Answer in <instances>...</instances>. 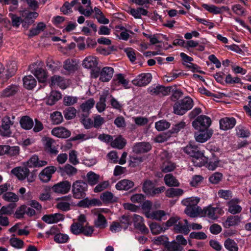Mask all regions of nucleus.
<instances>
[{"label": "nucleus", "mask_w": 251, "mask_h": 251, "mask_svg": "<svg viewBox=\"0 0 251 251\" xmlns=\"http://www.w3.org/2000/svg\"><path fill=\"white\" fill-rule=\"evenodd\" d=\"M183 151L192 157V162L195 166L201 167L207 162L208 158L203 155L197 146L189 144L183 149Z\"/></svg>", "instance_id": "f257e3e1"}, {"label": "nucleus", "mask_w": 251, "mask_h": 251, "mask_svg": "<svg viewBox=\"0 0 251 251\" xmlns=\"http://www.w3.org/2000/svg\"><path fill=\"white\" fill-rule=\"evenodd\" d=\"M194 106L193 100L189 97L177 101L174 105V112L178 115H183Z\"/></svg>", "instance_id": "f03ea898"}, {"label": "nucleus", "mask_w": 251, "mask_h": 251, "mask_svg": "<svg viewBox=\"0 0 251 251\" xmlns=\"http://www.w3.org/2000/svg\"><path fill=\"white\" fill-rule=\"evenodd\" d=\"M88 184L82 180L75 181L72 185V193L74 198L81 199L86 196Z\"/></svg>", "instance_id": "7ed1b4c3"}, {"label": "nucleus", "mask_w": 251, "mask_h": 251, "mask_svg": "<svg viewBox=\"0 0 251 251\" xmlns=\"http://www.w3.org/2000/svg\"><path fill=\"white\" fill-rule=\"evenodd\" d=\"M211 119L205 115L198 116L193 122L192 126L198 130H208V128L211 125Z\"/></svg>", "instance_id": "20e7f679"}, {"label": "nucleus", "mask_w": 251, "mask_h": 251, "mask_svg": "<svg viewBox=\"0 0 251 251\" xmlns=\"http://www.w3.org/2000/svg\"><path fill=\"white\" fill-rule=\"evenodd\" d=\"M38 13L36 12L23 11L22 14V26L27 29L34 23L35 20L38 17Z\"/></svg>", "instance_id": "39448f33"}, {"label": "nucleus", "mask_w": 251, "mask_h": 251, "mask_svg": "<svg viewBox=\"0 0 251 251\" xmlns=\"http://www.w3.org/2000/svg\"><path fill=\"white\" fill-rule=\"evenodd\" d=\"M13 122L8 116L3 118L1 125L0 126V135L3 137H10L12 134L10 127L13 125Z\"/></svg>", "instance_id": "423d86ee"}, {"label": "nucleus", "mask_w": 251, "mask_h": 251, "mask_svg": "<svg viewBox=\"0 0 251 251\" xmlns=\"http://www.w3.org/2000/svg\"><path fill=\"white\" fill-rule=\"evenodd\" d=\"M71 187V183L68 180H65L54 184L51 189L54 193L65 194L70 191Z\"/></svg>", "instance_id": "0eeeda50"}, {"label": "nucleus", "mask_w": 251, "mask_h": 251, "mask_svg": "<svg viewBox=\"0 0 251 251\" xmlns=\"http://www.w3.org/2000/svg\"><path fill=\"white\" fill-rule=\"evenodd\" d=\"M152 78L150 73L142 74L139 75L137 78L132 80V83L137 86L142 87L148 84Z\"/></svg>", "instance_id": "6e6552de"}, {"label": "nucleus", "mask_w": 251, "mask_h": 251, "mask_svg": "<svg viewBox=\"0 0 251 251\" xmlns=\"http://www.w3.org/2000/svg\"><path fill=\"white\" fill-rule=\"evenodd\" d=\"M172 89V86L164 87L158 85L155 87L149 88L148 91L152 95L166 96L169 94Z\"/></svg>", "instance_id": "1a4fd4ad"}, {"label": "nucleus", "mask_w": 251, "mask_h": 251, "mask_svg": "<svg viewBox=\"0 0 251 251\" xmlns=\"http://www.w3.org/2000/svg\"><path fill=\"white\" fill-rule=\"evenodd\" d=\"M221 211V209L218 207H213L210 205L202 209L201 217H207L212 220H216L218 218L216 213H220Z\"/></svg>", "instance_id": "9d476101"}, {"label": "nucleus", "mask_w": 251, "mask_h": 251, "mask_svg": "<svg viewBox=\"0 0 251 251\" xmlns=\"http://www.w3.org/2000/svg\"><path fill=\"white\" fill-rule=\"evenodd\" d=\"M95 100L93 99H90L80 105V109L78 110V115L84 117L89 116L90 109L94 106Z\"/></svg>", "instance_id": "9b49d317"}, {"label": "nucleus", "mask_w": 251, "mask_h": 251, "mask_svg": "<svg viewBox=\"0 0 251 251\" xmlns=\"http://www.w3.org/2000/svg\"><path fill=\"white\" fill-rule=\"evenodd\" d=\"M133 222L135 228L144 233H147L148 232V229L144 224V219L142 216L134 214L133 216Z\"/></svg>", "instance_id": "f8f14e48"}, {"label": "nucleus", "mask_w": 251, "mask_h": 251, "mask_svg": "<svg viewBox=\"0 0 251 251\" xmlns=\"http://www.w3.org/2000/svg\"><path fill=\"white\" fill-rule=\"evenodd\" d=\"M56 171V168L54 166L47 167L40 173L39 177L42 181L47 182L50 179L52 174Z\"/></svg>", "instance_id": "ddd939ff"}, {"label": "nucleus", "mask_w": 251, "mask_h": 251, "mask_svg": "<svg viewBox=\"0 0 251 251\" xmlns=\"http://www.w3.org/2000/svg\"><path fill=\"white\" fill-rule=\"evenodd\" d=\"M11 173L19 180H24L29 175V170L25 167H17L11 170Z\"/></svg>", "instance_id": "4468645a"}, {"label": "nucleus", "mask_w": 251, "mask_h": 251, "mask_svg": "<svg viewBox=\"0 0 251 251\" xmlns=\"http://www.w3.org/2000/svg\"><path fill=\"white\" fill-rule=\"evenodd\" d=\"M151 146L147 142H140L136 144L133 147V151L135 153H142L151 150Z\"/></svg>", "instance_id": "2eb2a0df"}, {"label": "nucleus", "mask_w": 251, "mask_h": 251, "mask_svg": "<svg viewBox=\"0 0 251 251\" xmlns=\"http://www.w3.org/2000/svg\"><path fill=\"white\" fill-rule=\"evenodd\" d=\"M26 164L29 167H42L46 166L48 162L45 160H39L38 156L34 155L29 158Z\"/></svg>", "instance_id": "dca6fc26"}, {"label": "nucleus", "mask_w": 251, "mask_h": 251, "mask_svg": "<svg viewBox=\"0 0 251 251\" xmlns=\"http://www.w3.org/2000/svg\"><path fill=\"white\" fill-rule=\"evenodd\" d=\"M236 124V120L233 118L226 117L220 121V128L223 130H227L232 128Z\"/></svg>", "instance_id": "f3484780"}, {"label": "nucleus", "mask_w": 251, "mask_h": 251, "mask_svg": "<svg viewBox=\"0 0 251 251\" xmlns=\"http://www.w3.org/2000/svg\"><path fill=\"white\" fill-rule=\"evenodd\" d=\"M202 6L208 12L214 14H221L224 11H227L229 10V8L228 7L225 6L220 7L214 5H209L207 4H203Z\"/></svg>", "instance_id": "a211bd4d"}, {"label": "nucleus", "mask_w": 251, "mask_h": 251, "mask_svg": "<svg viewBox=\"0 0 251 251\" xmlns=\"http://www.w3.org/2000/svg\"><path fill=\"white\" fill-rule=\"evenodd\" d=\"M51 133L59 138H66L71 135V132L63 126L55 127L51 130Z\"/></svg>", "instance_id": "6ab92c4d"}, {"label": "nucleus", "mask_w": 251, "mask_h": 251, "mask_svg": "<svg viewBox=\"0 0 251 251\" xmlns=\"http://www.w3.org/2000/svg\"><path fill=\"white\" fill-rule=\"evenodd\" d=\"M58 172L63 176L65 175L73 176L77 173V169L70 164H66L64 167H59Z\"/></svg>", "instance_id": "aec40b11"}, {"label": "nucleus", "mask_w": 251, "mask_h": 251, "mask_svg": "<svg viewBox=\"0 0 251 251\" xmlns=\"http://www.w3.org/2000/svg\"><path fill=\"white\" fill-rule=\"evenodd\" d=\"M114 70L111 67H104L100 73V79L102 82L108 81L112 77Z\"/></svg>", "instance_id": "412c9836"}, {"label": "nucleus", "mask_w": 251, "mask_h": 251, "mask_svg": "<svg viewBox=\"0 0 251 251\" xmlns=\"http://www.w3.org/2000/svg\"><path fill=\"white\" fill-rule=\"evenodd\" d=\"M200 132L195 134V137L197 142L203 143L209 139L212 135V132L210 130H199Z\"/></svg>", "instance_id": "4be33fe9"}, {"label": "nucleus", "mask_w": 251, "mask_h": 251, "mask_svg": "<svg viewBox=\"0 0 251 251\" xmlns=\"http://www.w3.org/2000/svg\"><path fill=\"white\" fill-rule=\"evenodd\" d=\"M42 220L48 224H52L63 220V215L59 213L54 214L45 215L42 218Z\"/></svg>", "instance_id": "5701e85b"}, {"label": "nucleus", "mask_w": 251, "mask_h": 251, "mask_svg": "<svg viewBox=\"0 0 251 251\" xmlns=\"http://www.w3.org/2000/svg\"><path fill=\"white\" fill-rule=\"evenodd\" d=\"M31 72L37 77L40 82H45L46 81L48 77V73L42 68L37 67Z\"/></svg>", "instance_id": "b1692460"}, {"label": "nucleus", "mask_w": 251, "mask_h": 251, "mask_svg": "<svg viewBox=\"0 0 251 251\" xmlns=\"http://www.w3.org/2000/svg\"><path fill=\"white\" fill-rule=\"evenodd\" d=\"M19 91L18 86L11 85L4 89L1 93L2 97H10L15 95Z\"/></svg>", "instance_id": "393cba45"}, {"label": "nucleus", "mask_w": 251, "mask_h": 251, "mask_svg": "<svg viewBox=\"0 0 251 251\" xmlns=\"http://www.w3.org/2000/svg\"><path fill=\"white\" fill-rule=\"evenodd\" d=\"M109 93L108 90L104 91L100 96V101L97 103L96 107L99 112L103 111L106 107V99L109 96Z\"/></svg>", "instance_id": "a878e982"}, {"label": "nucleus", "mask_w": 251, "mask_h": 251, "mask_svg": "<svg viewBox=\"0 0 251 251\" xmlns=\"http://www.w3.org/2000/svg\"><path fill=\"white\" fill-rule=\"evenodd\" d=\"M46 27V25L44 23L40 22L38 23L36 27L31 28L29 30V33L28 34V36L29 37H32L33 36L38 35L41 32L44 31Z\"/></svg>", "instance_id": "bb28decb"}, {"label": "nucleus", "mask_w": 251, "mask_h": 251, "mask_svg": "<svg viewBox=\"0 0 251 251\" xmlns=\"http://www.w3.org/2000/svg\"><path fill=\"white\" fill-rule=\"evenodd\" d=\"M100 199L104 203H111L116 202L117 201L113 194L109 191H105L101 194Z\"/></svg>", "instance_id": "cd10ccee"}, {"label": "nucleus", "mask_w": 251, "mask_h": 251, "mask_svg": "<svg viewBox=\"0 0 251 251\" xmlns=\"http://www.w3.org/2000/svg\"><path fill=\"white\" fill-rule=\"evenodd\" d=\"M23 81L24 87L28 90L32 89L36 85V80L31 75L25 76Z\"/></svg>", "instance_id": "c85d7f7f"}, {"label": "nucleus", "mask_w": 251, "mask_h": 251, "mask_svg": "<svg viewBox=\"0 0 251 251\" xmlns=\"http://www.w3.org/2000/svg\"><path fill=\"white\" fill-rule=\"evenodd\" d=\"M94 226L100 229H104L107 226V222L105 217L101 213H98L97 218L94 221Z\"/></svg>", "instance_id": "c756f323"}, {"label": "nucleus", "mask_w": 251, "mask_h": 251, "mask_svg": "<svg viewBox=\"0 0 251 251\" xmlns=\"http://www.w3.org/2000/svg\"><path fill=\"white\" fill-rule=\"evenodd\" d=\"M134 183L131 180L123 179L119 181L116 185V188L119 190H128L132 188Z\"/></svg>", "instance_id": "7c9ffc66"}, {"label": "nucleus", "mask_w": 251, "mask_h": 251, "mask_svg": "<svg viewBox=\"0 0 251 251\" xmlns=\"http://www.w3.org/2000/svg\"><path fill=\"white\" fill-rule=\"evenodd\" d=\"M185 213L191 217H197L198 216H201L202 209L198 206L186 207Z\"/></svg>", "instance_id": "2f4dec72"}, {"label": "nucleus", "mask_w": 251, "mask_h": 251, "mask_svg": "<svg viewBox=\"0 0 251 251\" xmlns=\"http://www.w3.org/2000/svg\"><path fill=\"white\" fill-rule=\"evenodd\" d=\"M62 97L61 94L56 91H52L47 99L46 103L49 105H52Z\"/></svg>", "instance_id": "473e14b6"}, {"label": "nucleus", "mask_w": 251, "mask_h": 251, "mask_svg": "<svg viewBox=\"0 0 251 251\" xmlns=\"http://www.w3.org/2000/svg\"><path fill=\"white\" fill-rule=\"evenodd\" d=\"M20 124L23 128L29 130L33 127L34 123L32 119L29 116H24L21 118Z\"/></svg>", "instance_id": "72a5a7b5"}, {"label": "nucleus", "mask_w": 251, "mask_h": 251, "mask_svg": "<svg viewBox=\"0 0 251 251\" xmlns=\"http://www.w3.org/2000/svg\"><path fill=\"white\" fill-rule=\"evenodd\" d=\"M165 183L169 187H177L179 186V182L176 178L171 174H167L164 178Z\"/></svg>", "instance_id": "f704fd0d"}, {"label": "nucleus", "mask_w": 251, "mask_h": 251, "mask_svg": "<svg viewBox=\"0 0 251 251\" xmlns=\"http://www.w3.org/2000/svg\"><path fill=\"white\" fill-rule=\"evenodd\" d=\"M47 66L52 72L59 71L61 67V63L57 60H54L51 58H48L46 61Z\"/></svg>", "instance_id": "c9c22d12"}, {"label": "nucleus", "mask_w": 251, "mask_h": 251, "mask_svg": "<svg viewBox=\"0 0 251 251\" xmlns=\"http://www.w3.org/2000/svg\"><path fill=\"white\" fill-rule=\"evenodd\" d=\"M45 148L50 154H57L58 153L57 150L52 147V144L54 142L53 139L49 137H46L45 139Z\"/></svg>", "instance_id": "e433bc0d"}, {"label": "nucleus", "mask_w": 251, "mask_h": 251, "mask_svg": "<svg viewBox=\"0 0 251 251\" xmlns=\"http://www.w3.org/2000/svg\"><path fill=\"white\" fill-rule=\"evenodd\" d=\"M98 63L96 57H87L83 62V66L88 69H93L97 66Z\"/></svg>", "instance_id": "4c0bfd02"}, {"label": "nucleus", "mask_w": 251, "mask_h": 251, "mask_svg": "<svg viewBox=\"0 0 251 251\" xmlns=\"http://www.w3.org/2000/svg\"><path fill=\"white\" fill-rule=\"evenodd\" d=\"M241 221V217L238 215L230 216L227 217L225 222V226L226 227L235 226L238 225Z\"/></svg>", "instance_id": "58836bf2"}, {"label": "nucleus", "mask_w": 251, "mask_h": 251, "mask_svg": "<svg viewBox=\"0 0 251 251\" xmlns=\"http://www.w3.org/2000/svg\"><path fill=\"white\" fill-rule=\"evenodd\" d=\"M224 246L228 251H238L239 250L237 244L234 240L230 238L225 241Z\"/></svg>", "instance_id": "ea45409f"}, {"label": "nucleus", "mask_w": 251, "mask_h": 251, "mask_svg": "<svg viewBox=\"0 0 251 251\" xmlns=\"http://www.w3.org/2000/svg\"><path fill=\"white\" fill-rule=\"evenodd\" d=\"M63 68L69 73L74 72L77 70L76 64L73 60L70 59L64 62Z\"/></svg>", "instance_id": "a19ab883"}, {"label": "nucleus", "mask_w": 251, "mask_h": 251, "mask_svg": "<svg viewBox=\"0 0 251 251\" xmlns=\"http://www.w3.org/2000/svg\"><path fill=\"white\" fill-rule=\"evenodd\" d=\"M2 199L8 202L15 203L19 201V197L15 193L11 192H6L2 195Z\"/></svg>", "instance_id": "79ce46f5"}, {"label": "nucleus", "mask_w": 251, "mask_h": 251, "mask_svg": "<svg viewBox=\"0 0 251 251\" xmlns=\"http://www.w3.org/2000/svg\"><path fill=\"white\" fill-rule=\"evenodd\" d=\"M228 206V211L232 214L239 213L242 211L241 206L235 203L233 200L230 201L227 203Z\"/></svg>", "instance_id": "37998d69"}, {"label": "nucleus", "mask_w": 251, "mask_h": 251, "mask_svg": "<svg viewBox=\"0 0 251 251\" xmlns=\"http://www.w3.org/2000/svg\"><path fill=\"white\" fill-rule=\"evenodd\" d=\"M200 199L198 197H191L185 199L182 201V203L186 207L197 206L199 202Z\"/></svg>", "instance_id": "c03bdc74"}, {"label": "nucleus", "mask_w": 251, "mask_h": 251, "mask_svg": "<svg viewBox=\"0 0 251 251\" xmlns=\"http://www.w3.org/2000/svg\"><path fill=\"white\" fill-rule=\"evenodd\" d=\"M126 144V141L121 136L116 138L114 140H112L111 145L113 148L118 149H122Z\"/></svg>", "instance_id": "a18cd8bd"}, {"label": "nucleus", "mask_w": 251, "mask_h": 251, "mask_svg": "<svg viewBox=\"0 0 251 251\" xmlns=\"http://www.w3.org/2000/svg\"><path fill=\"white\" fill-rule=\"evenodd\" d=\"M183 193V190L180 188H169L166 191V196L169 198L180 196Z\"/></svg>", "instance_id": "49530a36"}, {"label": "nucleus", "mask_w": 251, "mask_h": 251, "mask_svg": "<svg viewBox=\"0 0 251 251\" xmlns=\"http://www.w3.org/2000/svg\"><path fill=\"white\" fill-rule=\"evenodd\" d=\"M76 110L73 107H68L63 111L64 117L68 120L74 119L76 116Z\"/></svg>", "instance_id": "de8ad7c7"}, {"label": "nucleus", "mask_w": 251, "mask_h": 251, "mask_svg": "<svg viewBox=\"0 0 251 251\" xmlns=\"http://www.w3.org/2000/svg\"><path fill=\"white\" fill-rule=\"evenodd\" d=\"M165 212L163 210L154 211L151 213L146 212V216L148 218L154 219L157 220H160L161 218L165 216Z\"/></svg>", "instance_id": "09e8293b"}, {"label": "nucleus", "mask_w": 251, "mask_h": 251, "mask_svg": "<svg viewBox=\"0 0 251 251\" xmlns=\"http://www.w3.org/2000/svg\"><path fill=\"white\" fill-rule=\"evenodd\" d=\"M87 177L88 178V182L89 184L91 185H94L96 184L99 180V175L94 173L93 172H89L87 174Z\"/></svg>", "instance_id": "8fccbe9b"}, {"label": "nucleus", "mask_w": 251, "mask_h": 251, "mask_svg": "<svg viewBox=\"0 0 251 251\" xmlns=\"http://www.w3.org/2000/svg\"><path fill=\"white\" fill-rule=\"evenodd\" d=\"M174 229L177 233H183L184 234H188L190 231L189 226L182 225L180 222L175 225Z\"/></svg>", "instance_id": "3c124183"}, {"label": "nucleus", "mask_w": 251, "mask_h": 251, "mask_svg": "<svg viewBox=\"0 0 251 251\" xmlns=\"http://www.w3.org/2000/svg\"><path fill=\"white\" fill-rule=\"evenodd\" d=\"M51 86L57 85L62 87L64 85V78L59 75H54L51 77Z\"/></svg>", "instance_id": "603ef678"}, {"label": "nucleus", "mask_w": 251, "mask_h": 251, "mask_svg": "<svg viewBox=\"0 0 251 251\" xmlns=\"http://www.w3.org/2000/svg\"><path fill=\"white\" fill-rule=\"evenodd\" d=\"M176 165L170 161L164 162L161 166V171L164 173L172 172L175 170Z\"/></svg>", "instance_id": "864d4df0"}, {"label": "nucleus", "mask_w": 251, "mask_h": 251, "mask_svg": "<svg viewBox=\"0 0 251 251\" xmlns=\"http://www.w3.org/2000/svg\"><path fill=\"white\" fill-rule=\"evenodd\" d=\"M51 121L53 124L58 125L63 121V116L61 112L55 111L50 115Z\"/></svg>", "instance_id": "5fc2aeb1"}, {"label": "nucleus", "mask_w": 251, "mask_h": 251, "mask_svg": "<svg viewBox=\"0 0 251 251\" xmlns=\"http://www.w3.org/2000/svg\"><path fill=\"white\" fill-rule=\"evenodd\" d=\"M119 223L122 227L126 230L131 224L129 216L124 215L119 218Z\"/></svg>", "instance_id": "6e6d98bb"}, {"label": "nucleus", "mask_w": 251, "mask_h": 251, "mask_svg": "<svg viewBox=\"0 0 251 251\" xmlns=\"http://www.w3.org/2000/svg\"><path fill=\"white\" fill-rule=\"evenodd\" d=\"M154 186L152 181L146 180L143 184L142 189L143 192L148 196Z\"/></svg>", "instance_id": "4d7b16f0"}, {"label": "nucleus", "mask_w": 251, "mask_h": 251, "mask_svg": "<svg viewBox=\"0 0 251 251\" xmlns=\"http://www.w3.org/2000/svg\"><path fill=\"white\" fill-rule=\"evenodd\" d=\"M7 155L10 157H17L20 154V148L18 146L11 147L7 145Z\"/></svg>", "instance_id": "13d9d810"}, {"label": "nucleus", "mask_w": 251, "mask_h": 251, "mask_svg": "<svg viewBox=\"0 0 251 251\" xmlns=\"http://www.w3.org/2000/svg\"><path fill=\"white\" fill-rule=\"evenodd\" d=\"M83 226L80 223H74L70 227L71 231L75 235H79L82 232Z\"/></svg>", "instance_id": "bf43d9fd"}, {"label": "nucleus", "mask_w": 251, "mask_h": 251, "mask_svg": "<svg viewBox=\"0 0 251 251\" xmlns=\"http://www.w3.org/2000/svg\"><path fill=\"white\" fill-rule=\"evenodd\" d=\"M16 206L15 203H10L7 206H2L0 209V215L11 214Z\"/></svg>", "instance_id": "052dcab7"}, {"label": "nucleus", "mask_w": 251, "mask_h": 251, "mask_svg": "<svg viewBox=\"0 0 251 251\" xmlns=\"http://www.w3.org/2000/svg\"><path fill=\"white\" fill-rule=\"evenodd\" d=\"M165 248L168 251H177L181 249L180 245L175 241L171 242L168 241L167 245H165Z\"/></svg>", "instance_id": "680f3d73"}, {"label": "nucleus", "mask_w": 251, "mask_h": 251, "mask_svg": "<svg viewBox=\"0 0 251 251\" xmlns=\"http://www.w3.org/2000/svg\"><path fill=\"white\" fill-rule=\"evenodd\" d=\"M9 17L11 19V25L13 26L18 27L22 24V19L20 17L13 13H9Z\"/></svg>", "instance_id": "e2e57ef3"}, {"label": "nucleus", "mask_w": 251, "mask_h": 251, "mask_svg": "<svg viewBox=\"0 0 251 251\" xmlns=\"http://www.w3.org/2000/svg\"><path fill=\"white\" fill-rule=\"evenodd\" d=\"M219 163V160L218 158L213 156V157L210 159L209 161L208 162V160L205 163H207V167L209 170H214L218 166Z\"/></svg>", "instance_id": "0e129e2a"}, {"label": "nucleus", "mask_w": 251, "mask_h": 251, "mask_svg": "<svg viewBox=\"0 0 251 251\" xmlns=\"http://www.w3.org/2000/svg\"><path fill=\"white\" fill-rule=\"evenodd\" d=\"M170 124L164 120H160L155 123V128L158 131H163L168 128Z\"/></svg>", "instance_id": "69168bd1"}, {"label": "nucleus", "mask_w": 251, "mask_h": 251, "mask_svg": "<svg viewBox=\"0 0 251 251\" xmlns=\"http://www.w3.org/2000/svg\"><path fill=\"white\" fill-rule=\"evenodd\" d=\"M10 244L13 247L17 249H21L24 246V242L17 238L12 237L9 241Z\"/></svg>", "instance_id": "338daca9"}, {"label": "nucleus", "mask_w": 251, "mask_h": 251, "mask_svg": "<svg viewBox=\"0 0 251 251\" xmlns=\"http://www.w3.org/2000/svg\"><path fill=\"white\" fill-rule=\"evenodd\" d=\"M69 239V236L66 234L58 233L56 234L54 237V240L58 243H65Z\"/></svg>", "instance_id": "774afa93"}]
</instances>
